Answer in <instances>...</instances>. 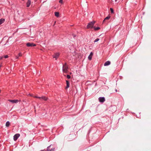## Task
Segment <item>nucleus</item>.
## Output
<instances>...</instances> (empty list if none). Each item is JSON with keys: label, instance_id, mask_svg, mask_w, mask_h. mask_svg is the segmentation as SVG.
Wrapping results in <instances>:
<instances>
[{"label": "nucleus", "instance_id": "obj_1", "mask_svg": "<svg viewBox=\"0 0 151 151\" xmlns=\"http://www.w3.org/2000/svg\"><path fill=\"white\" fill-rule=\"evenodd\" d=\"M68 67L65 63L63 65V73H66L68 72Z\"/></svg>", "mask_w": 151, "mask_h": 151}, {"label": "nucleus", "instance_id": "obj_2", "mask_svg": "<svg viewBox=\"0 0 151 151\" xmlns=\"http://www.w3.org/2000/svg\"><path fill=\"white\" fill-rule=\"evenodd\" d=\"M96 22L95 21H93L89 23L88 24V25L87 26V29H88L89 28H92L95 23Z\"/></svg>", "mask_w": 151, "mask_h": 151}, {"label": "nucleus", "instance_id": "obj_3", "mask_svg": "<svg viewBox=\"0 0 151 151\" xmlns=\"http://www.w3.org/2000/svg\"><path fill=\"white\" fill-rule=\"evenodd\" d=\"M26 45L27 47H33L35 46H36V45L34 44L33 43H27L26 44Z\"/></svg>", "mask_w": 151, "mask_h": 151}, {"label": "nucleus", "instance_id": "obj_4", "mask_svg": "<svg viewBox=\"0 0 151 151\" xmlns=\"http://www.w3.org/2000/svg\"><path fill=\"white\" fill-rule=\"evenodd\" d=\"M20 134H15L14 136V141H16L18 138L19 137Z\"/></svg>", "mask_w": 151, "mask_h": 151}, {"label": "nucleus", "instance_id": "obj_5", "mask_svg": "<svg viewBox=\"0 0 151 151\" xmlns=\"http://www.w3.org/2000/svg\"><path fill=\"white\" fill-rule=\"evenodd\" d=\"M99 101L101 102H104L105 101V98L104 97H100L99 98Z\"/></svg>", "mask_w": 151, "mask_h": 151}, {"label": "nucleus", "instance_id": "obj_6", "mask_svg": "<svg viewBox=\"0 0 151 151\" xmlns=\"http://www.w3.org/2000/svg\"><path fill=\"white\" fill-rule=\"evenodd\" d=\"M59 55V54L58 53H57L55 54L54 55H53V57L54 58H55L56 60H57Z\"/></svg>", "mask_w": 151, "mask_h": 151}, {"label": "nucleus", "instance_id": "obj_7", "mask_svg": "<svg viewBox=\"0 0 151 151\" xmlns=\"http://www.w3.org/2000/svg\"><path fill=\"white\" fill-rule=\"evenodd\" d=\"M39 99H42L45 101H47L48 99V98L45 96H42L41 97H39Z\"/></svg>", "mask_w": 151, "mask_h": 151}, {"label": "nucleus", "instance_id": "obj_8", "mask_svg": "<svg viewBox=\"0 0 151 151\" xmlns=\"http://www.w3.org/2000/svg\"><path fill=\"white\" fill-rule=\"evenodd\" d=\"M8 101L12 103H16L18 102V100H9Z\"/></svg>", "mask_w": 151, "mask_h": 151}, {"label": "nucleus", "instance_id": "obj_9", "mask_svg": "<svg viewBox=\"0 0 151 151\" xmlns=\"http://www.w3.org/2000/svg\"><path fill=\"white\" fill-rule=\"evenodd\" d=\"M93 53L92 52H91L90 53V55H89V56L88 57V59L89 60H91V59H92V56H93Z\"/></svg>", "mask_w": 151, "mask_h": 151}, {"label": "nucleus", "instance_id": "obj_10", "mask_svg": "<svg viewBox=\"0 0 151 151\" xmlns=\"http://www.w3.org/2000/svg\"><path fill=\"white\" fill-rule=\"evenodd\" d=\"M31 3V1L30 0H28L27 2V6L29 7Z\"/></svg>", "mask_w": 151, "mask_h": 151}, {"label": "nucleus", "instance_id": "obj_11", "mask_svg": "<svg viewBox=\"0 0 151 151\" xmlns=\"http://www.w3.org/2000/svg\"><path fill=\"white\" fill-rule=\"evenodd\" d=\"M110 61H108L106 62L104 64V66H107L108 65H109L110 64Z\"/></svg>", "mask_w": 151, "mask_h": 151}, {"label": "nucleus", "instance_id": "obj_12", "mask_svg": "<svg viewBox=\"0 0 151 151\" xmlns=\"http://www.w3.org/2000/svg\"><path fill=\"white\" fill-rule=\"evenodd\" d=\"M66 88L67 89L69 87V85L70 84L69 82L68 81L66 80Z\"/></svg>", "mask_w": 151, "mask_h": 151}, {"label": "nucleus", "instance_id": "obj_13", "mask_svg": "<svg viewBox=\"0 0 151 151\" xmlns=\"http://www.w3.org/2000/svg\"><path fill=\"white\" fill-rule=\"evenodd\" d=\"M110 18V16H108L106 17L103 21V23H104L105 21L109 19Z\"/></svg>", "mask_w": 151, "mask_h": 151}, {"label": "nucleus", "instance_id": "obj_14", "mask_svg": "<svg viewBox=\"0 0 151 151\" xmlns=\"http://www.w3.org/2000/svg\"><path fill=\"white\" fill-rule=\"evenodd\" d=\"M5 21V19L1 18L0 19V25L3 23Z\"/></svg>", "mask_w": 151, "mask_h": 151}, {"label": "nucleus", "instance_id": "obj_15", "mask_svg": "<svg viewBox=\"0 0 151 151\" xmlns=\"http://www.w3.org/2000/svg\"><path fill=\"white\" fill-rule=\"evenodd\" d=\"M55 16L58 17L59 16V13L58 12H55Z\"/></svg>", "mask_w": 151, "mask_h": 151}, {"label": "nucleus", "instance_id": "obj_16", "mask_svg": "<svg viewBox=\"0 0 151 151\" xmlns=\"http://www.w3.org/2000/svg\"><path fill=\"white\" fill-rule=\"evenodd\" d=\"M10 124V123L9 122V121H8L6 123V127H8L9 126Z\"/></svg>", "mask_w": 151, "mask_h": 151}, {"label": "nucleus", "instance_id": "obj_17", "mask_svg": "<svg viewBox=\"0 0 151 151\" xmlns=\"http://www.w3.org/2000/svg\"><path fill=\"white\" fill-rule=\"evenodd\" d=\"M93 28H94V29L96 30H99L100 29V27H97L96 28L95 27H94Z\"/></svg>", "mask_w": 151, "mask_h": 151}, {"label": "nucleus", "instance_id": "obj_18", "mask_svg": "<svg viewBox=\"0 0 151 151\" xmlns=\"http://www.w3.org/2000/svg\"><path fill=\"white\" fill-rule=\"evenodd\" d=\"M110 11H111V13H113L114 11H113V9H112L111 8L110 9Z\"/></svg>", "mask_w": 151, "mask_h": 151}, {"label": "nucleus", "instance_id": "obj_19", "mask_svg": "<svg viewBox=\"0 0 151 151\" xmlns=\"http://www.w3.org/2000/svg\"><path fill=\"white\" fill-rule=\"evenodd\" d=\"M99 38H97L95 40H94V42H97L98 41H99Z\"/></svg>", "mask_w": 151, "mask_h": 151}, {"label": "nucleus", "instance_id": "obj_20", "mask_svg": "<svg viewBox=\"0 0 151 151\" xmlns=\"http://www.w3.org/2000/svg\"><path fill=\"white\" fill-rule=\"evenodd\" d=\"M67 78L69 79L70 78V76L69 75H67Z\"/></svg>", "mask_w": 151, "mask_h": 151}, {"label": "nucleus", "instance_id": "obj_21", "mask_svg": "<svg viewBox=\"0 0 151 151\" xmlns=\"http://www.w3.org/2000/svg\"><path fill=\"white\" fill-rule=\"evenodd\" d=\"M59 2L60 3H61L62 4H63V0H60Z\"/></svg>", "mask_w": 151, "mask_h": 151}, {"label": "nucleus", "instance_id": "obj_22", "mask_svg": "<svg viewBox=\"0 0 151 151\" xmlns=\"http://www.w3.org/2000/svg\"><path fill=\"white\" fill-rule=\"evenodd\" d=\"M18 55L19 56H21L22 55V54L20 52L19 53Z\"/></svg>", "mask_w": 151, "mask_h": 151}, {"label": "nucleus", "instance_id": "obj_23", "mask_svg": "<svg viewBox=\"0 0 151 151\" xmlns=\"http://www.w3.org/2000/svg\"><path fill=\"white\" fill-rule=\"evenodd\" d=\"M9 56L7 55H6L4 56V57L6 58H8Z\"/></svg>", "mask_w": 151, "mask_h": 151}, {"label": "nucleus", "instance_id": "obj_24", "mask_svg": "<svg viewBox=\"0 0 151 151\" xmlns=\"http://www.w3.org/2000/svg\"><path fill=\"white\" fill-rule=\"evenodd\" d=\"M34 97L35 98H39H39L40 97H38L37 96H35Z\"/></svg>", "mask_w": 151, "mask_h": 151}, {"label": "nucleus", "instance_id": "obj_25", "mask_svg": "<svg viewBox=\"0 0 151 151\" xmlns=\"http://www.w3.org/2000/svg\"><path fill=\"white\" fill-rule=\"evenodd\" d=\"M3 58V57L2 56V57H1L0 58V60H1L2 59V58Z\"/></svg>", "mask_w": 151, "mask_h": 151}, {"label": "nucleus", "instance_id": "obj_26", "mask_svg": "<svg viewBox=\"0 0 151 151\" xmlns=\"http://www.w3.org/2000/svg\"><path fill=\"white\" fill-rule=\"evenodd\" d=\"M16 59H18V57L17 56H16Z\"/></svg>", "mask_w": 151, "mask_h": 151}, {"label": "nucleus", "instance_id": "obj_27", "mask_svg": "<svg viewBox=\"0 0 151 151\" xmlns=\"http://www.w3.org/2000/svg\"><path fill=\"white\" fill-rule=\"evenodd\" d=\"M29 95H30V96H32V94H29Z\"/></svg>", "mask_w": 151, "mask_h": 151}, {"label": "nucleus", "instance_id": "obj_28", "mask_svg": "<svg viewBox=\"0 0 151 151\" xmlns=\"http://www.w3.org/2000/svg\"><path fill=\"white\" fill-rule=\"evenodd\" d=\"M69 73L70 74H71L72 73H71L70 72Z\"/></svg>", "mask_w": 151, "mask_h": 151}, {"label": "nucleus", "instance_id": "obj_29", "mask_svg": "<svg viewBox=\"0 0 151 151\" xmlns=\"http://www.w3.org/2000/svg\"><path fill=\"white\" fill-rule=\"evenodd\" d=\"M76 36V35H74V37H75Z\"/></svg>", "mask_w": 151, "mask_h": 151}, {"label": "nucleus", "instance_id": "obj_30", "mask_svg": "<svg viewBox=\"0 0 151 151\" xmlns=\"http://www.w3.org/2000/svg\"><path fill=\"white\" fill-rule=\"evenodd\" d=\"M116 0H115V1L116 2Z\"/></svg>", "mask_w": 151, "mask_h": 151}]
</instances>
